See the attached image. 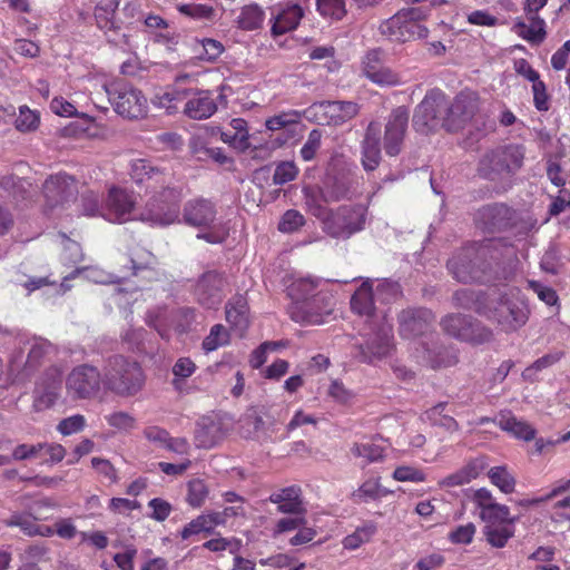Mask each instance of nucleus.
Returning a JSON list of instances; mask_svg holds the SVG:
<instances>
[{"label":"nucleus","mask_w":570,"mask_h":570,"mask_svg":"<svg viewBox=\"0 0 570 570\" xmlns=\"http://www.w3.org/2000/svg\"><path fill=\"white\" fill-rule=\"evenodd\" d=\"M518 264L513 245L502 239H485L462 248L448 262V268L462 283H500L511 279Z\"/></svg>","instance_id":"nucleus-1"},{"label":"nucleus","mask_w":570,"mask_h":570,"mask_svg":"<svg viewBox=\"0 0 570 570\" xmlns=\"http://www.w3.org/2000/svg\"><path fill=\"white\" fill-rule=\"evenodd\" d=\"M318 281L312 277H301L288 286L292 304L287 312L289 317L302 324L318 325L324 323V316L332 311V296L317 291Z\"/></svg>","instance_id":"nucleus-2"},{"label":"nucleus","mask_w":570,"mask_h":570,"mask_svg":"<svg viewBox=\"0 0 570 570\" xmlns=\"http://www.w3.org/2000/svg\"><path fill=\"white\" fill-rule=\"evenodd\" d=\"M476 313L495 323L501 331L512 333L529 320V308L517 288L495 291L489 295L487 304L480 303Z\"/></svg>","instance_id":"nucleus-3"},{"label":"nucleus","mask_w":570,"mask_h":570,"mask_svg":"<svg viewBox=\"0 0 570 570\" xmlns=\"http://www.w3.org/2000/svg\"><path fill=\"white\" fill-rule=\"evenodd\" d=\"M311 210L320 219L322 230L332 238L348 239L365 227L367 209L360 204L343 205L336 209L315 205Z\"/></svg>","instance_id":"nucleus-4"},{"label":"nucleus","mask_w":570,"mask_h":570,"mask_svg":"<svg viewBox=\"0 0 570 570\" xmlns=\"http://www.w3.org/2000/svg\"><path fill=\"white\" fill-rule=\"evenodd\" d=\"M102 384L119 396H132L142 389L145 374L137 362L116 355L104 367Z\"/></svg>","instance_id":"nucleus-5"},{"label":"nucleus","mask_w":570,"mask_h":570,"mask_svg":"<svg viewBox=\"0 0 570 570\" xmlns=\"http://www.w3.org/2000/svg\"><path fill=\"white\" fill-rule=\"evenodd\" d=\"M524 148L521 145H504L487 150L478 164V174L491 181L512 177L523 166Z\"/></svg>","instance_id":"nucleus-6"},{"label":"nucleus","mask_w":570,"mask_h":570,"mask_svg":"<svg viewBox=\"0 0 570 570\" xmlns=\"http://www.w3.org/2000/svg\"><path fill=\"white\" fill-rule=\"evenodd\" d=\"M425 12L421 8L401 10L393 17L384 20L380 27V33L393 42H407L426 38L429 30L421 23Z\"/></svg>","instance_id":"nucleus-7"},{"label":"nucleus","mask_w":570,"mask_h":570,"mask_svg":"<svg viewBox=\"0 0 570 570\" xmlns=\"http://www.w3.org/2000/svg\"><path fill=\"white\" fill-rule=\"evenodd\" d=\"M169 183L158 185L161 189L146 205L139 214V219L151 225L168 226L179 220V203L183 191L179 188L170 187Z\"/></svg>","instance_id":"nucleus-8"},{"label":"nucleus","mask_w":570,"mask_h":570,"mask_svg":"<svg viewBox=\"0 0 570 570\" xmlns=\"http://www.w3.org/2000/svg\"><path fill=\"white\" fill-rule=\"evenodd\" d=\"M109 101L117 114L129 119L144 117L148 110V104L142 92L125 82H114L106 87Z\"/></svg>","instance_id":"nucleus-9"},{"label":"nucleus","mask_w":570,"mask_h":570,"mask_svg":"<svg viewBox=\"0 0 570 570\" xmlns=\"http://www.w3.org/2000/svg\"><path fill=\"white\" fill-rule=\"evenodd\" d=\"M446 98L440 90H432L416 106L413 127L421 132H429L439 127L445 129Z\"/></svg>","instance_id":"nucleus-10"},{"label":"nucleus","mask_w":570,"mask_h":570,"mask_svg":"<svg viewBox=\"0 0 570 570\" xmlns=\"http://www.w3.org/2000/svg\"><path fill=\"white\" fill-rule=\"evenodd\" d=\"M137 195L125 188L112 186L104 200L101 217L110 223L122 224L136 218Z\"/></svg>","instance_id":"nucleus-11"},{"label":"nucleus","mask_w":570,"mask_h":570,"mask_svg":"<svg viewBox=\"0 0 570 570\" xmlns=\"http://www.w3.org/2000/svg\"><path fill=\"white\" fill-rule=\"evenodd\" d=\"M442 330L458 340L481 344L492 337L491 330L487 328L472 317L461 314H450L441 321Z\"/></svg>","instance_id":"nucleus-12"},{"label":"nucleus","mask_w":570,"mask_h":570,"mask_svg":"<svg viewBox=\"0 0 570 570\" xmlns=\"http://www.w3.org/2000/svg\"><path fill=\"white\" fill-rule=\"evenodd\" d=\"M102 383V374L91 365H78L66 379V389L72 399L86 400L95 396Z\"/></svg>","instance_id":"nucleus-13"},{"label":"nucleus","mask_w":570,"mask_h":570,"mask_svg":"<svg viewBox=\"0 0 570 570\" xmlns=\"http://www.w3.org/2000/svg\"><path fill=\"white\" fill-rule=\"evenodd\" d=\"M228 291L229 283L226 276L219 272L209 271L196 282L194 296L203 307L217 308Z\"/></svg>","instance_id":"nucleus-14"},{"label":"nucleus","mask_w":570,"mask_h":570,"mask_svg":"<svg viewBox=\"0 0 570 570\" xmlns=\"http://www.w3.org/2000/svg\"><path fill=\"white\" fill-rule=\"evenodd\" d=\"M409 109L404 106L394 108L385 122L383 146L386 155L397 156L405 139L409 126Z\"/></svg>","instance_id":"nucleus-15"},{"label":"nucleus","mask_w":570,"mask_h":570,"mask_svg":"<svg viewBox=\"0 0 570 570\" xmlns=\"http://www.w3.org/2000/svg\"><path fill=\"white\" fill-rule=\"evenodd\" d=\"M479 99L474 92L459 94L452 104L446 101L445 130L456 131L463 128L476 114Z\"/></svg>","instance_id":"nucleus-16"},{"label":"nucleus","mask_w":570,"mask_h":570,"mask_svg":"<svg viewBox=\"0 0 570 570\" xmlns=\"http://www.w3.org/2000/svg\"><path fill=\"white\" fill-rule=\"evenodd\" d=\"M399 333L405 340H414L428 334L435 321L428 308H406L399 316Z\"/></svg>","instance_id":"nucleus-17"},{"label":"nucleus","mask_w":570,"mask_h":570,"mask_svg":"<svg viewBox=\"0 0 570 570\" xmlns=\"http://www.w3.org/2000/svg\"><path fill=\"white\" fill-rule=\"evenodd\" d=\"M61 368L52 365L39 377L33 391V405L37 410L49 409L56 403L61 389Z\"/></svg>","instance_id":"nucleus-18"},{"label":"nucleus","mask_w":570,"mask_h":570,"mask_svg":"<svg viewBox=\"0 0 570 570\" xmlns=\"http://www.w3.org/2000/svg\"><path fill=\"white\" fill-rule=\"evenodd\" d=\"M472 501L479 509L480 519L488 524L508 523L513 525L515 518L510 517V509L495 501L492 492L485 488L476 490Z\"/></svg>","instance_id":"nucleus-19"},{"label":"nucleus","mask_w":570,"mask_h":570,"mask_svg":"<svg viewBox=\"0 0 570 570\" xmlns=\"http://www.w3.org/2000/svg\"><path fill=\"white\" fill-rule=\"evenodd\" d=\"M514 210L501 203L483 206L475 214L476 225L489 233L510 228L514 224Z\"/></svg>","instance_id":"nucleus-20"},{"label":"nucleus","mask_w":570,"mask_h":570,"mask_svg":"<svg viewBox=\"0 0 570 570\" xmlns=\"http://www.w3.org/2000/svg\"><path fill=\"white\" fill-rule=\"evenodd\" d=\"M77 193L75 179L67 174L52 175L43 184V195L50 208L72 199Z\"/></svg>","instance_id":"nucleus-21"},{"label":"nucleus","mask_w":570,"mask_h":570,"mask_svg":"<svg viewBox=\"0 0 570 570\" xmlns=\"http://www.w3.org/2000/svg\"><path fill=\"white\" fill-rule=\"evenodd\" d=\"M215 205L204 198L188 200L184 205L183 222L191 227L210 229L216 222Z\"/></svg>","instance_id":"nucleus-22"},{"label":"nucleus","mask_w":570,"mask_h":570,"mask_svg":"<svg viewBox=\"0 0 570 570\" xmlns=\"http://www.w3.org/2000/svg\"><path fill=\"white\" fill-rule=\"evenodd\" d=\"M130 176L136 184H146V187L153 190H156L158 185L169 183L170 179V175L165 174L146 159L131 161Z\"/></svg>","instance_id":"nucleus-23"},{"label":"nucleus","mask_w":570,"mask_h":570,"mask_svg":"<svg viewBox=\"0 0 570 570\" xmlns=\"http://www.w3.org/2000/svg\"><path fill=\"white\" fill-rule=\"evenodd\" d=\"M381 128L375 121H371L365 130L362 141V165L366 171L377 168L381 161Z\"/></svg>","instance_id":"nucleus-24"},{"label":"nucleus","mask_w":570,"mask_h":570,"mask_svg":"<svg viewBox=\"0 0 570 570\" xmlns=\"http://www.w3.org/2000/svg\"><path fill=\"white\" fill-rule=\"evenodd\" d=\"M313 107L322 110L326 124L333 126L343 125L360 112V106L354 101H322Z\"/></svg>","instance_id":"nucleus-25"},{"label":"nucleus","mask_w":570,"mask_h":570,"mask_svg":"<svg viewBox=\"0 0 570 570\" xmlns=\"http://www.w3.org/2000/svg\"><path fill=\"white\" fill-rule=\"evenodd\" d=\"M393 335L391 327H382L365 346H361L362 360L372 363L390 355L393 350Z\"/></svg>","instance_id":"nucleus-26"},{"label":"nucleus","mask_w":570,"mask_h":570,"mask_svg":"<svg viewBox=\"0 0 570 570\" xmlns=\"http://www.w3.org/2000/svg\"><path fill=\"white\" fill-rule=\"evenodd\" d=\"M217 110L216 101L208 90H197L185 104L184 112L187 117L203 120L212 117Z\"/></svg>","instance_id":"nucleus-27"},{"label":"nucleus","mask_w":570,"mask_h":570,"mask_svg":"<svg viewBox=\"0 0 570 570\" xmlns=\"http://www.w3.org/2000/svg\"><path fill=\"white\" fill-rule=\"evenodd\" d=\"M120 0H102L95 9V19L97 27L102 30L108 37L109 41L117 42L116 37L109 33L117 35L120 29L119 22L116 20V11Z\"/></svg>","instance_id":"nucleus-28"},{"label":"nucleus","mask_w":570,"mask_h":570,"mask_svg":"<svg viewBox=\"0 0 570 570\" xmlns=\"http://www.w3.org/2000/svg\"><path fill=\"white\" fill-rule=\"evenodd\" d=\"M487 468L484 459L476 458L469 461L458 471L441 479L438 484L441 488H454L470 483Z\"/></svg>","instance_id":"nucleus-29"},{"label":"nucleus","mask_w":570,"mask_h":570,"mask_svg":"<svg viewBox=\"0 0 570 570\" xmlns=\"http://www.w3.org/2000/svg\"><path fill=\"white\" fill-rule=\"evenodd\" d=\"M225 317L229 325L243 334L248 325V303L244 295H234L225 306Z\"/></svg>","instance_id":"nucleus-30"},{"label":"nucleus","mask_w":570,"mask_h":570,"mask_svg":"<svg viewBox=\"0 0 570 570\" xmlns=\"http://www.w3.org/2000/svg\"><path fill=\"white\" fill-rule=\"evenodd\" d=\"M268 500L277 504V510L281 513L303 514L305 511L301 499V489L297 487H288L274 492Z\"/></svg>","instance_id":"nucleus-31"},{"label":"nucleus","mask_w":570,"mask_h":570,"mask_svg":"<svg viewBox=\"0 0 570 570\" xmlns=\"http://www.w3.org/2000/svg\"><path fill=\"white\" fill-rule=\"evenodd\" d=\"M529 24L518 19L512 30L532 45H540L547 37L546 21L541 17H527Z\"/></svg>","instance_id":"nucleus-32"},{"label":"nucleus","mask_w":570,"mask_h":570,"mask_svg":"<svg viewBox=\"0 0 570 570\" xmlns=\"http://www.w3.org/2000/svg\"><path fill=\"white\" fill-rule=\"evenodd\" d=\"M375 292L371 281L363 282L351 298L353 312L361 316L371 317L374 315Z\"/></svg>","instance_id":"nucleus-33"},{"label":"nucleus","mask_w":570,"mask_h":570,"mask_svg":"<svg viewBox=\"0 0 570 570\" xmlns=\"http://www.w3.org/2000/svg\"><path fill=\"white\" fill-rule=\"evenodd\" d=\"M303 16L304 11L298 4L286 7L275 17L271 28L272 35L277 37L296 29Z\"/></svg>","instance_id":"nucleus-34"},{"label":"nucleus","mask_w":570,"mask_h":570,"mask_svg":"<svg viewBox=\"0 0 570 570\" xmlns=\"http://www.w3.org/2000/svg\"><path fill=\"white\" fill-rule=\"evenodd\" d=\"M222 439L220 424L210 417H202L197 422L195 442L198 448L210 449Z\"/></svg>","instance_id":"nucleus-35"},{"label":"nucleus","mask_w":570,"mask_h":570,"mask_svg":"<svg viewBox=\"0 0 570 570\" xmlns=\"http://www.w3.org/2000/svg\"><path fill=\"white\" fill-rule=\"evenodd\" d=\"M497 425L513 436L530 441L535 438V430L525 421L518 420L511 414L501 413L495 420Z\"/></svg>","instance_id":"nucleus-36"},{"label":"nucleus","mask_w":570,"mask_h":570,"mask_svg":"<svg viewBox=\"0 0 570 570\" xmlns=\"http://www.w3.org/2000/svg\"><path fill=\"white\" fill-rule=\"evenodd\" d=\"M376 533L377 524L374 521H365L351 534L343 538L342 546L346 550H356L363 544L371 542Z\"/></svg>","instance_id":"nucleus-37"},{"label":"nucleus","mask_w":570,"mask_h":570,"mask_svg":"<svg viewBox=\"0 0 570 570\" xmlns=\"http://www.w3.org/2000/svg\"><path fill=\"white\" fill-rule=\"evenodd\" d=\"M6 524L8 527H19L24 534L30 537H51L55 533L53 528L37 523L36 519L30 515L14 514L6 520Z\"/></svg>","instance_id":"nucleus-38"},{"label":"nucleus","mask_w":570,"mask_h":570,"mask_svg":"<svg viewBox=\"0 0 570 570\" xmlns=\"http://www.w3.org/2000/svg\"><path fill=\"white\" fill-rule=\"evenodd\" d=\"M351 196V184L346 179L334 178L321 189V198L325 203H336Z\"/></svg>","instance_id":"nucleus-39"},{"label":"nucleus","mask_w":570,"mask_h":570,"mask_svg":"<svg viewBox=\"0 0 570 570\" xmlns=\"http://www.w3.org/2000/svg\"><path fill=\"white\" fill-rule=\"evenodd\" d=\"M51 354H56V347L49 341L41 337L35 338L28 353L26 367L30 370L38 367L42 360Z\"/></svg>","instance_id":"nucleus-40"},{"label":"nucleus","mask_w":570,"mask_h":570,"mask_svg":"<svg viewBox=\"0 0 570 570\" xmlns=\"http://www.w3.org/2000/svg\"><path fill=\"white\" fill-rule=\"evenodd\" d=\"M387 493L389 491L381 485L379 480L370 479L363 482L360 488L353 492L352 498L355 502H368L379 500Z\"/></svg>","instance_id":"nucleus-41"},{"label":"nucleus","mask_w":570,"mask_h":570,"mask_svg":"<svg viewBox=\"0 0 570 570\" xmlns=\"http://www.w3.org/2000/svg\"><path fill=\"white\" fill-rule=\"evenodd\" d=\"M487 541L494 548H503L514 534L513 527L504 523L487 524L483 529Z\"/></svg>","instance_id":"nucleus-42"},{"label":"nucleus","mask_w":570,"mask_h":570,"mask_svg":"<svg viewBox=\"0 0 570 570\" xmlns=\"http://www.w3.org/2000/svg\"><path fill=\"white\" fill-rule=\"evenodd\" d=\"M264 11L257 4H248L242 8L237 18V24L243 30H255L264 21Z\"/></svg>","instance_id":"nucleus-43"},{"label":"nucleus","mask_w":570,"mask_h":570,"mask_svg":"<svg viewBox=\"0 0 570 570\" xmlns=\"http://www.w3.org/2000/svg\"><path fill=\"white\" fill-rule=\"evenodd\" d=\"M488 476L491 483L500 489L501 492L510 494L515 489V478L508 471L507 466H493L489 470Z\"/></svg>","instance_id":"nucleus-44"},{"label":"nucleus","mask_w":570,"mask_h":570,"mask_svg":"<svg viewBox=\"0 0 570 570\" xmlns=\"http://www.w3.org/2000/svg\"><path fill=\"white\" fill-rule=\"evenodd\" d=\"M229 333L222 324L212 326L209 334L204 338L202 346L206 353L213 352L218 347L225 346L229 343Z\"/></svg>","instance_id":"nucleus-45"},{"label":"nucleus","mask_w":570,"mask_h":570,"mask_svg":"<svg viewBox=\"0 0 570 570\" xmlns=\"http://www.w3.org/2000/svg\"><path fill=\"white\" fill-rule=\"evenodd\" d=\"M208 493V487L203 480H190L187 483L186 501L193 508H200L207 499Z\"/></svg>","instance_id":"nucleus-46"},{"label":"nucleus","mask_w":570,"mask_h":570,"mask_svg":"<svg viewBox=\"0 0 570 570\" xmlns=\"http://www.w3.org/2000/svg\"><path fill=\"white\" fill-rule=\"evenodd\" d=\"M445 403H439L428 410L424 415L433 425L442 426L448 431H456L459 429L458 422L452 416L443 415Z\"/></svg>","instance_id":"nucleus-47"},{"label":"nucleus","mask_w":570,"mask_h":570,"mask_svg":"<svg viewBox=\"0 0 570 570\" xmlns=\"http://www.w3.org/2000/svg\"><path fill=\"white\" fill-rule=\"evenodd\" d=\"M351 451L354 456L364 459L366 464L379 462L384 456L383 449L373 443H356Z\"/></svg>","instance_id":"nucleus-48"},{"label":"nucleus","mask_w":570,"mask_h":570,"mask_svg":"<svg viewBox=\"0 0 570 570\" xmlns=\"http://www.w3.org/2000/svg\"><path fill=\"white\" fill-rule=\"evenodd\" d=\"M317 11L325 18L341 20L345 13L344 0H316Z\"/></svg>","instance_id":"nucleus-49"},{"label":"nucleus","mask_w":570,"mask_h":570,"mask_svg":"<svg viewBox=\"0 0 570 570\" xmlns=\"http://www.w3.org/2000/svg\"><path fill=\"white\" fill-rule=\"evenodd\" d=\"M489 299V296L484 297L482 295H479L474 293L471 289H460L456 291L453 295V301L455 306L468 308V309H474L476 312V307L480 303L487 304V301Z\"/></svg>","instance_id":"nucleus-50"},{"label":"nucleus","mask_w":570,"mask_h":570,"mask_svg":"<svg viewBox=\"0 0 570 570\" xmlns=\"http://www.w3.org/2000/svg\"><path fill=\"white\" fill-rule=\"evenodd\" d=\"M178 11L196 20H213L215 16V9L203 3L180 4Z\"/></svg>","instance_id":"nucleus-51"},{"label":"nucleus","mask_w":570,"mask_h":570,"mask_svg":"<svg viewBox=\"0 0 570 570\" xmlns=\"http://www.w3.org/2000/svg\"><path fill=\"white\" fill-rule=\"evenodd\" d=\"M14 126L21 132L33 131L39 126V115L27 106H21Z\"/></svg>","instance_id":"nucleus-52"},{"label":"nucleus","mask_w":570,"mask_h":570,"mask_svg":"<svg viewBox=\"0 0 570 570\" xmlns=\"http://www.w3.org/2000/svg\"><path fill=\"white\" fill-rule=\"evenodd\" d=\"M302 114L297 110H288L268 118L265 122L268 130L275 131L285 128L288 125L297 124Z\"/></svg>","instance_id":"nucleus-53"},{"label":"nucleus","mask_w":570,"mask_h":570,"mask_svg":"<svg viewBox=\"0 0 570 570\" xmlns=\"http://www.w3.org/2000/svg\"><path fill=\"white\" fill-rule=\"evenodd\" d=\"M402 294L399 283L384 279L381 281L375 287L376 299L383 303L395 301Z\"/></svg>","instance_id":"nucleus-54"},{"label":"nucleus","mask_w":570,"mask_h":570,"mask_svg":"<svg viewBox=\"0 0 570 570\" xmlns=\"http://www.w3.org/2000/svg\"><path fill=\"white\" fill-rule=\"evenodd\" d=\"M43 451V445L41 443L29 444L21 443L13 448L11 452L12 461H29L39 458L40 453Z\"/></svg>","instance_id":"nucleus-55"},{"label":"nucleus","mask_w":570,"mask_h":570,"mask_svg":"<svg viewBox=\"0 0 570 570\" xmlns=\"http://www.w3.org/2000/svg\"><path fill=\"white\" fill-rule=\"evenodd\" d=\"M102 206L104 203L100 202L97 193L87 190L81 195V212L83 215L89 217H101Z\"/></svg>","instance_id":"nucleus-56"},{"label":"nucleus","mask_w":570,"mask_h":570,"mask_svg":"<svg viewBox=\"0 0 570 570\" xmlns=\"http://www.w3.org/2000/svg\"><path fill=\"white\" fill-rule=\"evenodd\" d=\"M570 490V479L569 480H566V481H560L558 484H556L552 490L547 493L546 495H542V497H539V498H534V499H524V500H519L517 501L515 503L518 505H521V507H532V505H538L540 503H543V502H547V501H550L554 498H557L558 495L564 493L566 491Z\"/></svg>","instance_id":"nucleus-57"},{"label":"nucleus","mask_w":570,"mask_h":570,"mask_svg":"<svg viewBox=\"0 0 570 570\" xmlns=\"http://www.w3.org/2000/svg\"><path fill=\"white\" fill-rule=\"evenodd\" d=\"M298 175V168L293 161L279 163L273 175V183L275 185H284L294 180Z\"/></svg>","instance_id":"nucleus-58"},{"label":"nucleus","mask_w":570,"mask_h":570,"mask_svg":"<svg viewBox=\"0 0 570 570\" xmlns=\"http://www.w3.org/2000/svg\"><path fill=\"white\" fill-rule=\"evenodd\" d=\"M367 78L381 86H396L402 82L400 75L385 66L372 71Z\"/></svg>","instance_id":"nucleus-59"},{"label":"nucleus","mask_w":570,"mask_h":570,"mask_svg":"<svg viewBox=\"0 0 570 570\" xmlns=\"http://www.w3.org/2000/svg\"><path fill=\"white\" fill-rule=\"evenodd\" d=\"M304 223L305 218L299 212L289 209L282 216V219L278 224V230L282 233H293L302 227Z\"/></svg>","instance_id":"nucleus-60"},{"label":"nucleus","mask_w":570,"mask_h":570,"mask_svg":"<svg viewBox=\"0 0 570 570\" xmlns=\"http://www.w3.org/2000/svg\"><path fill=\"white\" fill-rule=\"evenodd\" d=\"M196 368V364L189 357L178 358L173 366V384L177 386L179 381L190 377L195 373Z\"/></svg>","instance_id":"nucleus-61"},{"label":"nucleus","mask_w":570,"mask_h":570,"mask_svg":"<svg viewBox=\"0 0 570 570\" xmlns=\"http://www.w3.org/2000/svg\"><path fill=\"white\" fill-rule=\"evenodd\" d=\"M86 426V419L81 414H75L66 417L57 425L58 432L62 435H71L82 431Z\"/></svg>","instance_id":"nucleus-62"},{"label":"nucleus","mask_w":570,"mask_h":570,"mask_svg":"<svg viewBox=\"0 0 570 570\" xmlns=\"http://www.w3.org/2000/svg\"><path fill=\"white\" fill-rule=\"evenodd\" d=\"M322 132L318 129L309 131L307 139L301 148V156L305 161L312 160L321 147Z\"/></svg>","instance_id":"nucleus-63"},{"label":"nucleus","mask_w":570,"mask_h":570,"mask_svg":"<svg viewBox=\"0 0 570 570\" xmlns=\"http://www.w3.org/2000/svg\"><path fill=\"white\" fill-rule=\"evenodd\" d=\"M178 98L174 92L160 91L155 95L151 102L155 107L164 109L166 112L171 114L177 110Z\"/></svg>","instance_id":"nucleus-64"}]
</instances>
